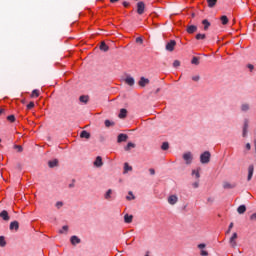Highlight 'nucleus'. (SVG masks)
<instances>
[{"mask_svg": "<svg viewBox=\"0 0 256 256\" xmlns=\"http://www.w3.org/2000/svg\"><path fill=\"white\" fill-rule=\"evenodd\" d=\"M169 149V142H163L161 146L162 151H167Z\"/></svg>", "mask_w": 256, "mask_h": 256, "instance_id": "32", "label": "nucleus"}, {"mask_svg": "<svg viewBox=\"0 0 256 256\" xmlns=\"http://www.w3.org/2000/svg\"><path fill=\"white\" fill-rule=\"evenodd\" d=\"M248 69H250V71H253V69H255V66H253V64H249Z\"/></svg>", "mask_w": 256, "mask_h": 256, "instance_id": "54", "label": "nucleus"}, {"mask_svg": "<svg viewBox=\"0 0 256 256\" xmlns=\"http://www.w3.org/2000/svg\"><path fill=\"white\" fill-rule=\"evenodd\" d=\"M237 237H238L237 232H234L229 240V243H230L231 247H233V248L237 247V241H235V239H237Z\"/></svg>", "mask_w": 256, "mask_h": 256, "instance_id": "6", "label": "nucleus"}, {"mask_svg": "<svg viewBox=\"0 0 256 256\" xmlns=\"http://www.w3.org/2000/svg\"><path fill=\"white\" fill-rule=\"evenodd\" d=\"M211 161V153L209 151H205L200 155V163L203 165L209 163Z\"/></svg>", "mask_w": 256, "mask_h": 256, "instance_id": "1", "label": "nucleus"}, {"mask_svg": "<svg viewBox=\"0 0 256 256\" xmlns=\"http://www.w3.org/2000/svg\"><path fill=\"white\" fill-rule=\"evenodd\" d=\"M67 231H69V226L65 225L61 230H59V233L63 235V233H67Z\"/></svg>", "mask_w": 256, "mask_h": 256, "instance_id": "36", "label": "nucleus"}, {"mask_svg": "<svg viewBox=\"0 0 256 256\" xmlns=\"http://www.w3.org/2000/svg\"><path fill=\"white\" fill-rule=\"evenodd\" d=\"M33 107H35V103H34V102H30V103L27 105V109H33Z\"/></svg>", "mask_w": 256, "mask_h": 256, "instance_id": "47", "label": "nucleus"}, {"mask_svg": "<svg viewBox=\"0 0 256 256\" xmlns=\"http://www.w3.org/2000/svg\"><path fill=\"white\" fill-rule=\"evenodd\" d=\"M5 113V109H0V115Z\"/></svg>", "mask_w": 256, "mask_h": 256, "instance_id": "57", "label": "nucleus"}, {"mask_svg": "<svg viewBox=\"0 0 256 256\" xmlns=\"http://www.w3.org/2000/svg\"><path fill=\"white\" fill-rule=\"evenodd\" d=\"M208 201H213L211 198H208Z\"/></svg>", "mask_w": 256, "mask_h": 256, "instance_id": "62", "label": "nucleus"}, {"mask_svg": "<svg viewBox=\"0 0 256 256\" xmlns=\"http://www.w3.org/2000/svg\"><path fill=\"white\" fill-rule=\"evenodd\" d=\"M246 149H247V151H251V144L250 143L246 144Z\"/></svg>", "mask_w": 256, "mask_h": 256, "instance_id": "55", "label": "nucleus"}, {"mask_svg": "<svg viewBox=\"0 0 256 256\" xmlns=\"http://www.w3.org/2000/svg\"><path fill=\"white\" fill-rule=\"evenodd\" d=\"M124 222L133 223V215H129V214L124 215Z\"/></svg>", "mask_w": 256, "mask_h": 256, "instance_id": "24", "label": "nucleus"}, {"mask_svg": "<svg viewBox=\"0 0 256 256\" xmlns=\"http://www.w3.org/2000/svg\"><path fill=\"white\" fill-rule=\"evenodd\" d=\"M100 51H104V53H107V51H109V46L105 42H101Z\"/></svg>", "mask_w": 256, "mask_h": 256, "instance_id": "22", "label": "nucleus"}, {"mask_svg": "<svg viewBox=\"0 0 256 256\" xmlns=\"http://www.w3.org/2000/svg\"><path fill=\"white\" fill-rule=\"evenodd\" d=\"M186 31H187V33H189V35H193V33H197V26L196 25H188L186 27Z\"/></svg>", "mask_w": 256, "mask_h": 256, "instance_id": "7", "label": "nucleus"}, {"mask_svg": "<svg viewBox=\"0 0 256 256\" xmlns=\"http://www.w3.org/2000/svg\"><path fill=\"white\" fill-rule=\"evenodd\" d=\"M200 79H201V77L199 75L192 77V81H195V82L199 81Z\"/></svg>", "mask_w": 256, "mask_h": 256, "instance_id": "46", "label": "nucleus"}, {"mask_svg": "<svg viewBox=\"0 0 256 256\" xmlns=\"http://www.w3.org/2000/svg\"><path fill=\"white\" fill-rule=\"evenodd\" d=\"M105 127H114L115 122H111L110 120H105Z\"/></svg>", "mask_w": 256, "mask_h": 256, "instance_id": "35", "label": "nucleus"}, {"mask_svg": "<svg viewBox=\"0 0 256 256\" xmlns=\"http://www.w3.org/2000/svg\"><path fill=\"white\" fill-rule=\"evenodd\" d=\"M81 139H91V133L87 132V130H83L80 133Z\"/></svg>", "mask_w": 256, "mask_h": 256, "instance_id": "16", "label": "nucleus"}, {"mask_svg": "<svg viewBox=\"0 0 256 256\" xmlns=\"http://www.w3.org/2000/svg\"><path fill=\"white\" fill-rule=\"evenodd\" d=\"M118 117H119V119H125V117H127V109L122 108L120 110V113H119Z\"/></svg>", "mask_w": 256, "mask_h": 256, "instance_id": "20", "label": "nucleus"}, {"mask_svg": "<svg viewBox=\"0 0 256 256\" xmlns=\"http://www.w3.org/2000/svg\"><path fill=\"white\" fill-rule=\"evenodd\" d=\"M125 83L127 85H129L130 87H133V85H135V78L134 77H131V76H128L126 77L125 79Z\"/></svg>", "mask_w": 256, "mask_h": 256, "instance_id": "13", "label": "nucleus"}, {"mask_svg": "<svg viewBox=\"0 0 256 256\" xmlns=\"http://www.w3.org/2000/svg\"><path fill=\"white\" fill-rule=\"evenodd\" d=\"M136 43H140L142 45L143 38H141V37L136 38Z\"/></svg>", "mask_w": 256, "mask_h": 256, "instance_id": "50", "label": "nucleus"}, {"mask_svg": "<svg viewBox=\"0 0 256 256\" xmlns=\"http://www.w3.org/2000/svg\"><path fill=\"white\" fill-rule=\"evenodd\" d=\"M182 159L185 161L186 165H191L193 163V154L186 152L183 154Z\"/></svg>", "mask_w": 256, "mask_h": 256, "instance_id": "2", "label": "nucleus"}, {"mask_svg": "<svg viewBox=\"0 0 256 256\" xmlns=\"http://www.w3.org/2000/svg\"><path fill=\"white\" fill-rule=\"evenodd\" d=\"M159 91H161V88H157L155 93H159Z\"/></svg>", "mask_w": 256, "mask_h": 256, "instance_id": "59", "label": "nucleus"}, {"mask_svg": "<svg viewBox=\"0 0 256 256\" xmlns=\"http://www.w3.org/2000/svg\"><path fill=\"white\" fill-rule=\"evenodd\" d=\"M0 217L1 219H3V221H9V219H11V217H9V212H7V210H3L2 212H0Z\"/></svg>", "mask_w": 256, "mask_h": 256, "instance_id": "11", "label": "nucleus"}, {"mask_svg": "<svg viewBox=\"0 0 256 256\" xmlns=\"http://www.w3.org/2000/svg\"><path fill=\"white\" fill-rule=\"evenodd\" d=\"M250 220H251V221H256V213H254V214H252V215L250 216Z\"/></svg>", "mask_w": 256, "mask_h": 256, "instance_id": "51", "label": "nucleus"}, {"mask_svg": "<svg viewBox=\"0 0 256 256\" xmlns=\"http://www.w3.org/2000/svg\"><path fill=\"white\" fill-rule=\"evenodd\" d=\"M7 121H10V123H15V115L8 116Z\"/></svg>", "mask_w": 256, "mask_h": 256, "instance_id": "42", "label": "nucleus"}, {"mask_svg": "<svg viewBox=\"0 0 256 256\" xmlns=\"http://www.w3.org/2000/svg\"><path fill=\"white\" fill-rule=\"evenodd\" d=\"M200 255L201 256H207V255H209V252H207L206 250H201Z\"/></svg>", "mask_w": 256, "mask_h": 256, "instance_id": "49", "label": "nucleus"}, {"mask_svg": "<svg viewBox=\"0 0 256 256\" xmlns=\"http://www.w3.org/2000/svg\"><path fill=\"white\" fill-rule=\"evenodd\" d=\"M192 17H195V14H192Z\"/></svg>", "mask_w": 256, "mask_h": 256, "instance_id": "63", "label": "nucleus"}, {"mask_svg": "<svg viewBox=\"0 0 256 256\" xmlns=\"http://www.w3.org/2000/svg\"><path fill=\"white\" fill-rule=\"evenodd\" d=\"M112 193H113V190L108 189L107 192H106V194H105V196H104L105 199H107V200L111 199Z\"/></svg>", "mask_w": 256, "mask_h": 256, "instance_id": "34", "label": "nucleus"}, {"mask_svg": "<svg viewBox=\"0 0 256 256\" xmlns=\"http://www.w3.org/2000/svg\"><path fill=\"white\" fill-rule=\"evenodd\" d=\"M240 109L242 113H247V111L251 109V105H249V103H243L241 104Z\"/></svg>", "mask_w": 256, "mask_h": 256, "instance_id": "14", "label": "nucleus"}, {"mask_svg": "<svg viewBox=\"0 0 256 256\" xmlns=\"http://www.w3.org/2000/svg\"><path fill=\"white\" fill-rule=\"evenodd\" d=\"M245 211H247V207L245 205H240L237 208V213H239V215H243V213H245Z\"/></svg>", "mask_w": 256, "mask_h": 256, "instance_id": "23", "label": "nucleus"}, {"mask_svg": "<svg viewBox=\"0 0 256 256\" xmlns=\"http://www.w3.org/2000/svg\"><path fill=\"white\" fill-rule=\"evenodd\" d=\"M145 256H149V252H146Z\"/></svg>", "mask_w": 256, "mask_h": 256, "instance_id": "60", "label": "nucleus"}, {"mask_svg": "<svg viewBox=\"0 0 256 256\" xmlns=\"http://www.w3.org/2000/svg\"><path fill=\"white\" fill-rule=\"evenodd\" d=\"M255 171V167L253 166V164L248 166V177H247V181H251V179H253V173Z\"/></svg>", "mask_w": 256, "mask_h": 256, "instance_id": "5", "label": "nucleus"}, {"mask_svg": "<svg viewBox=\"0 0 256 256\" xmlns=\"http://www.w3.org/2000/svg\"><path fill=\"white\" fill-rule=\"evenodd\" d=\"M70 242L72 243V245H79V243H81V240L79 239V237L74 235L71 236Z\"/></svg>", "mask_w": 256, "mask_h": 256, "instance_id": "18", "label": "nucleus"}, {"mask_svg": "<svg viewBox=\"0 0 256 256\" xmlns=\"http://www.w3.org/2000/svg\"><path fill=\"white\" fill-rule=\"evenodd\" d=\"M31 97H32V98L39 97V90L34 89V90L32 91Z\"/></svg>", "mask_w": 256, "mask_h": 256, "instance_id": "39", "label": "nucleus"}, {"mask_svg": "<svg viewBox=\"0 0 256 256\" xmlns=\"http://www.w3.org/2000/svg\"><path fill=\"white\" fill-rule=\"evenodd\" d=\"M233 226H234V224H233V222H231L229 224L228 230L226 231L227 234L231 233V229H233Z\"/></svg>", "mask_w": 256, "mask_h": 256, "instance_id": "45", "label": "nucleus"}, {"mask_svg": "<svg viewBox=\"0 0 256 256\" xmlns=\"http://www.w3.org/2000/svg\"><path fill=\"white\" fill-rule=\"evenodd\" d=\"M119 0H110L111 3H117Z\"/></svg>", "mask_w": 256, "mask_h": 256, "instance_id": "58", "label": "nucleus"}, {"mask_svg": "<svg viewBox=\"0 0 256 256\" xmlns=\"http://www.w3.org/2000/svg\"><path fill=\"white\" fill-rule=\"evenodd\" d=\"M177 45V42L175 40H170L167 44H166V51H169L170 53L175 51V47Z\"/></svg>", "mask_w": 256, "mask_h": 256, "instance_id": "3", "label": "nucleus"}, {"mask_svg": "<svg viewBox=\"0 0 256 256\" xmlns=\"http://www.w3.org/2000/svg\"><path fill=\"white\" fill-rule=\"evenodd\" d=\"M192 65H199V58L198 57H193L191 61Z\"/></svg>", "mask_w": 256, "mask_h": 256, "instance_id": "38", "label": "nucleus"}, {"mask_svg": "<svg viewBox=\"0 0 256 256\" xmlns=\"http://www.w3.org/2000/svg\"><path fill=\"white\" fill-rule=\"evenodd\" d=\"M127 139H129V136H127V134H119L117 138V143H124L125 141H127Z\"/></svg>", "mask_w": 256, "mask_h": 256, "instance_id": "10", "label": "nucleus"}, {"mask_svg": "<svg viewBox=\"0 0 256 256\" xmlns=\"http://www.w3.org/2000/svg\"><path fill=\"white\" fill-rule=\"evenodd\" d=\"M95 167H103V158L101 156H98L96 160L94 161Z\"/></svg>", "mask_w": 256, "mask_h": 256, "instance_id": "15", "label": "nucleus"}, {"mask_svg": "<svg viewBox=\"0 0 256 256\" xmlns=\"http://www.w3.org/2000/svg\"><path fill=\"white\" fill-rule=\"evenodd\" d=\"M202 25H204V31H207L209 29V27H211V22L207 19H204L202 21Z\"/></svg>", "mask_w": 256, "mask_h": 256, "instance_id": "21", "label": "nucleus"}, {"mask_svg": "<svg viewBox=\"0 0 256 256\" xmlns=\"http://www.w3.org/2000/svg\"><path fill=\"white\" fill-rule=\"evenodd\" d=\"M55 207H56L57 209H61V207H63V202H62V201L56 202Z\"/></svg>", "mask_w": 256, "mask_h": 256, "instance_id": "43", "label": "nucleus"}, {"mask_svg": "<svg viewBox=\"0 0 256 256\" xmlns=\"http://www.w3.org/2000/svg\"><path fill=\"white\" fill-rule=\"evenodd\" d=\"M59 165V160L54 159V160H50L48 162V167H50V169H53V167H57Z\"/></svg>", "mask_w": 256, "mask_h": 256, "instance_id": "17", "label": "nucleus"}, {"mask_svg": "<svg viewBox=\"0 0 256 256\" xmlns=\"http://www.w3.org/2000/svg\"><path fill=\"white\" fill-rule=\"evenodd\" d=\"M207 3L208 7H210V9H213V7L217 5V0H207Z\"/></svg>", "mask_w": 256, "mask_h": 256, "instance_id": "27", "label": "nucleus"}, {"mask_svg": "<svg viewBox=\"0 0 256 256\" xmlns=\"http://www.w3.org/2000/svg\"><path fill=\"white\" fill-rule=\"evenodd\" d=\"M138 85L140 87H146L147 85H149V79H147L145 77H141L139 82H138Z\"/></svg>", "mask_w": 256, "mask_h": 256, "instance_id": "8", "label": "nucleus"}, {"mask_svg": "<svg viewBox=\"0 0 256 256\" xmlns=\"http://www.w3.org/2000/svg\"><path fill=\"white\" fill-rule=\"evenodd\" d=\"M149 173H150V175H155V169L150 168V169H149Z\"/></svg>", "mask_w": 256, "mask_h": 256, "instance_id": "53", "label": "nucleus"}, {"mask_svg": "<svg viewBox=\"0 0 256 256\" xmlns=\"http://www.w3.org/2000/svg\"><path fill=\"white\" fill-rule=\"evenodd\" d=\"M14 149H17L18 153H23V146L21 145H14Z\"/></svg>", "mask_w": 256, "mask_h": 256, "instance_id": "41", "label": "nucleus"}, {"mask_svg": "<svg viewBox=\"0 0 256 256\" xmlns=\"http://www.w3.org/2000/svg\"><path fill=\"white\" fill-rule=\"evenodd\" d=\"M192 175H194L196 177V179H199V177H201L199 170H192Z\"/></svg>", "mask_w": 256, "mask_h": 256, "instance_id": "40", "label": "nucleus"}, {"mask_svg": "<svg viewBox=\"0 0 256 256\" xmlns=\"http://www.w3.org/2000/svg\"><path fill=\"white\" fill-rule=\"evenodd\" d=\"M207 38V36L205 35V34H201V33H199V34H197L196 35V39H197V41H203V40H205Z\"/></svg>", "mask_w": 256, "mask_h": 256, "instance_id": "30", "label": "nucleus"}, {"mask_svg": "<svg viewBox=\"0 0 256 256\" xmlns=\"http://www.w3.org/2000/svg\"><path fill=\"white\" fill-rule=\"evenodd\" d=\"M79 101H80V103L87 104V103H89V96L82 95L79 97Z\"/></svg>", "mask_w": 256, "mask_h": 256, "instance_id": "25", "label": "nucleus"}, {"mask_svg": "<svg viewBox=\"0 0 256 256\" xmlns=\"http://www.w3.org/2000/svg\"><path fill=\"white\" fill-rule=\"evenodd\" d=\"M124 149L125 151H131V149H135V144H133L132 142H129Z\"/></svg>", "mask_w": 256, "mask_h": 256, "instance_id": "29", "label": "nucleus"}, {"mask_svg": "<svg viewBox=\"0 0 256 256\" xmlns=\"http://www.w3.org/2000/svg\"><path fill=\"white\" fill-rule=\"evenodd\" d=\"M10 231H19V222L13 221L10 223Z\"/></svg>", "mask_w": 256, "mask_h": 256, "instance_id": "12", "label": "nucleus"}, {"mask_svg": "<svg viewBox=\"0 0 256 256\" xmlns=\"http://www.w3.org/2000/svg\"><path fill=\"white\" fill-rule=\"evenodd\" d=\"M205 247H206V245H205V244H199V245H198V249H201V250H204V249H205Z\"/></svg>", "mask_w": 256, "mask_h": 256, "instance_id": "52", "label": "nucleus"}, {"mask_svg": "<svg viewBox=\"0 0 256 256\" xmlns=\"http://www.w3.org/2000/svg\"><path fill=\"white\" fill-rule=\"evenodd\" d=\"M192 187H193L194 189L199 188V180L196 181V182H194V183L192 184Z\"/></svg>", "mask_w": 256, "mask_h": 256, "instance_id": "48", "label": "nucleus"}, {"mask_svg": "<svg viewBox=\"0 0 256 256\" xmlns=\"http://www.w3.org/2000/svg\"><path fill=\"white\" fill-rule=\"evenodd\" d=\"M0 143H1V139H0Z\"/></svg>", "mask_w": 256, "mask_h": 256, "instance_id": "64", "label": "nucleus"}, {"mask_svg": "<svg viewBox=\"0 0 256 256\" xmlns=\"http://www.w3.org/2000/svg\"><path fill=\"white\" fill-rule=\"evenodd\" d=\"M122 5H123L124 7H128V6H129V2H123Z\"/></svg>", "mask_w": 256, "mask_h": 256, "instance_id": "56", "label": "nucleus"}, {"mask_svg": "<svg viewBox=\"0 0 256 256\" xmlns=\"http://www.w3.org/2000/svg\"><path fill=\"white\" fill-rule=\"evenodd\" d=\"M7 245V241H5V236H0V247H5Z\"/></svg>", "mask_w": 256, "mask_h": 256, "instance_id": "31", "label": "nucleus"}, {"mask_svg": "<svg viewBox=\"0 0 256 256\" xmlns=\"http://www.w3.org/2000/svg\"><path fill=\"white\" fill-rule=\"evenodd\" d=\"M220 21H221L222 25H227V23H229V18H227V16L224 15V16L220 17Z\"/></svg>", "mask_w": 256, "mask_h": 256, "instance_id": "28", "label": "nucleus"}, {"mask_svg": "<svg viewBox=\"0 0 256 256\" xmlns=\"http://www.w3.org/2000/svg\"><path fill=\"white\" fill-rule=\"evenodd\" d=\"M249 129V123L248 122H245L244 123V127H243V133H242V136L243 137H247V130Z\"/></svg>", "mask_w": 256, "mask_h": 256, "instance_id": "26", "label": "nucleus"}, {"mask_svg": "<svg viewBox=\"0 0 256 256\" xmlns=\"http://www.w3.org/2000/svg\"><path fill=\"white\" fill-rule=\"evenodd\" d=\"M237 187L236 184H231L229 182H224L223 183V189H235Z\"/></svg>", "mask_w": 256, "mask_h": 256, "instance_id": "19", "label": "nucleus"}, {"mask_svg": "<svg viewBox=\"0 0 256 256\" xmlns=\"http://www.w3.org/2000/svg\"><path fill=\"white\" fill-rule=\"evenodd\" d=\"M128 195H129V196L126 197V199H127L128 201H133V199H135V195H133V192L130 191V192L128 193Z\"/></svg>", "mask_w": 256, "mask_h": 256, "instance_id": "37", "label": "nucleus"}, {"mask_svg": "<svg viewBox=\"0 0 256 256\" xmlns=\"http://www.w3.org/2000/svg\"><path fill=\"white\" fill-rule=\"evenodd\" d=\"M127 171H133V167L129 166L128 163L124 164V173H127Z\"/></svg>", "mask_w": 256, "mask_h": 256, "instance_id": "33", "label": "nucleus"}, {"mask_svg": "<svg viewBox=\"0 0 256 256\" xmlns=\"http://www.w3.org/2000/svg\"><path fill=\"white\" fill-rule=\"evenodd\" d=\"M69 187H74V185H73V184H70Z\"/></svg>", "mask_w": 256, "mask_h": 256, "instance_id": "61", "label": "nucleus"}, {"mask_svg": "<svg viewBox=\"0 0 256 256\" xmlns=\"http://www.w3.org/2000/svg\"><path fill=\"white\" fill-rule=\"evenodd\" d=\"M179 201V198L176 195H171L168 197V203L170 205H175Z\"/></svg>", "mask_w": 256, "mask_h": 256, "instance_id": "9", "label": "nucleus"}, {"mask_svg": "<svg viewBox=\"0 0 256 256\" xmlns=\"http://www.w3.org/2000/svg\"><path fill=\"white\" fill-rule=\"evenodd\" d=\"M137 13L138 15H143L145 13V3L140 1L137 3Z\"/></svg>", "mask_w": 256, "mask_h": 256, "instance_id": "4", "label": "nucleus"}, {"mask_svg": "<svg viewBox=\"0 0 256 256\" xmlns=\"http://www.w3.org/2000/svg\"><path fill=\"white\" fill-rule=\"evenodd\" d=\"M181 66V62L179 60H175L173 62V67H180Z\"/></svg>", "mask_w": 256, "mask_h": 256, "instance_id": "44", "label": "nucleus"}]
</instances>
